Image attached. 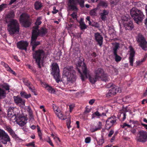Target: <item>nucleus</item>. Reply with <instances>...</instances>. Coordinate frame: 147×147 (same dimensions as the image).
<instances>
[{"instance_id": "nucleus-1", "label": "nucleus", "mask_w": 147, "mask_h": 147, "mask_svg": "<svg viewBox=\"0 0 147 147\" xmlns=\"http://www.w3.org/2000/svg\"><path fill=\"white\" fill-rule=\"evenodd\" d=\"M15 13L13 11H10L7 16L8 18L11 19L7 25V30L10 35L17 34L20 31V24L18 21L13 19Z\"/></svg>"}, {"instance_id": "nucleus-2", "label": "nucleus", "mask_w": 147, "mask_h": 147, "mask_svg": "<svg viewBox=\"0 0 147 147\" xmlns=\"http://www.w3.org/2000/svg\"><path fill=\"white\" fill-rule=\"evenodd\" d=\"M32 57L33 59L39 68H41V63L44 60L45 53L42 49H38L32 51Z\"/></svg>"}, {"instance_id": "nucleus-3", "label": "nucleus", "mask_w": 147, "mask_h": 147, "mask_svg": "<svg viewBox=\"0 0 147 147\" xmlns=\"http://www.w3.org/2000/svg\"><path fill=\"white\" fill-rule=\"evenodd\" d=\"M130 14L135 22L138 24L141 22L144 17L142 11L135 8L131 10Z\"/></svg>"}, {"instance_id": "nucleus-4", "label": "nucleus", "mask_w": 147, "mask_h": 147, "mask_svg": "<svg viewBox=\"0 0 147 147\" xmlns=\"http://www.w3.org/2000/svg\"><path fill=\"white\" fill-rule=\"evenodd\" d=\"M66 70L64 71V75L67 78L68 81L71 82L76 81V72L74 70V67L71 66L67 67Z\"/></svg>"}, {"instance_id": "nucleus-5", "label": "nucleus", "mask_w": 147, "mask_h": 147, "mask_svg": "<svg viewBox=\"0 0 147 147\" xmlns=\"http://www.w3.org/2000/svg\"><path fill=\"white\" fill-rule=\"evenodd\" d=\"M90 74L89 70L87 68L86 65L83 62V80L85 78H88L89 80L92 84H95L99 79L94 74V76H90Z\"/></svg>"}, {"instance_id": "nucleus-6", "label": "nucleus", "mask_w": 147, "mask_h": 147, "mask_svg": "<svg viewBox=\"0 0 147 147\" xmlns=\"http://www.w3.org/2000/svg\"><path fill=\"white\" fill-rule=\"evenodd\" d=\"M51 74L53 76L57 82L60 81V70L58 64L53 63L51 64Z\"/></svg>"}, {"instance_id": "nucleus-7", "label": "nucleus", "mask_w": 147, "mask_h": 147, "mask_svg": "<svg viewBox=\"0 0 147 147\" xmlns=\"http://www.w3.org/2000/svg\"><path fill=\"white\" fill-rule=\"evenodd\" d=\"M19 21L25 28L29 27L32 24L29 15L25 13H23L20 15L19 17Z\"/></svg>"}, {"instance_id": "nucleus-8", "label": "nucleus", "mask_w": 147, "mask_h": 147, "mask_svg": "<svg viewBox=\"0 0 147 147\" xmlns=\"http://www.w3.org/2000/svg\"><path fill=\"white\" fill-rule=\"evenodd\" d=\"M94 73L96 77L99 79H101L102 81L107 82L109 81V78L102 69L98 68L94 70Z\"/></svg>"}, {"instance_id": "nucleus-9", "label": "nucleus", "mask_w": 147, "mask_h": 147, "mask_svg": "<svg viewBox=\"0 0 147 147\" xmlns=\"http://www.w3.org/2000/svg\"><path fill=\"white\" fill-rule=\"evenodd\" d=\"M48 32V30L46 28L41 27L37 30H32V34L33 35V38L36 39L38 36H44Z\"/></svg>"}, {"instance_id": "nucleus-10", "label": "nucleus", "mask_w": 147, "mask_h": 147, "mask_svg": "<svg viewBox=\"0 0 147 147\" xmlns=\"http://www.w3.org/2000/svg\"><path fill=\"white\" fill-rule=\"evenodd\" d=\"M76 3H78L81 7H83V0H69L67 4L69 10L77 11Z\"/></svg>"}, {"instance_id": "nucleus-11", "label": "nucleus", "mask_w": 147, "mask_h": 147, "mask_svg": "<svg viewBox=\"0 0 147 147\" xmlns=\"http://www.w3.org/2000/svg\"><path fill=\"white\" fill-rule=\"evenodd\" d=\"M120 22L123 24L126 30H131L134 27L132 22L131 21L128 22V18L125 16H123L121 20L119 22L120 25Z\"/></svg>"}, {"instance_id": "nucleus-12", "label": "nucleus", "mask_w": 147, "mask_h": 147, "mask_svg": "<svg viewBox=\"0 0 147 147\" xmlns=\"http://www.w3.org/2000/svg\"><path fill=\"white\" fill-rule=\"evenodd\" d=\"M15 117L17 123L20 126H23L27 123V118L25 116L21 115L20 113L15 114Z\"/></svg>"}, {"instance_id": "nucleus-13", "label": "nucleus", "mask_w": 147, "mask_h": 147, "mask_svg": "<svg viewBox=\"0 0 147 147\" xmlns=\"http://www.w3.org/2000/svg\"><path fill=\"white\" fill-rule=\"evenodd\" d=\"M136 40L139 43V46L144 50H147V42L144 36L139 34L136 38Z\"/></svg>"}, {"instance_id": "nucleus-14", "label": "nucleus", "mask_w": 147, "mask_h": 147, "mask_svg": "<svg viewBox=\"0 0 147 147\" xmlns=\"http://www.w3.org/2000/svg\"><path fill=\"white\" fill-rule=\"evenodd\" d=\"M117 117L113 116L109 118L106 121V123L105 125V129L109 130L114 125L117 124Z\"/></svg>"}, {"instance_id": "nucleus-15", "label": "nucleus", "mask_w": 147, "mask_h": 147, "mask_svg": "<svg viewBox=\"0 0 147 147\" xmlns=\"http://www.w3.org/2000/svg\"><path fill=\"white\" fill-rule=\"evenodd\" d=\"M121 92V89L117 86H115L111 88L107 94L106 96L108 98H109L114 96L118 92Z\"/></svg>"}, {"instance_id": "nucleus-16", "label": "nucleus", "mask_w": 147, "mask_h": 147, "mask_svg": "<svg viewBox=\"0 0 147 147\" xmlns=\"http://www.w3.org/2000/svg\"><path fill=\"white\" fill-rule=\"evenodd\" d=\"M139 142H145L147 141V132L143 130L139 132L137 137Z\"/></svg>"}, {"instance_id": "nucleus-17", "label": "nucleus", "mask_w": 147, "mask_h": 147, "mask_svg": "<svg viewBox=\"0 0 147 147\" xmlns=\"http://www.w3.org/2000/svg\"><path fill=\"white\" fill-rule=\"evenodd\" d=\"M83 59L82 57L79 58L78 61L77 63V69L78 71V74L80 75L81 78L83 81Z\"/></svg>"}, {"instance_id": "nucleus-18", "label": "nucleus", "mask_w": 147, "mask_h": 147, "mask_svg": "<svg viewBox=\"0 0 147 147\" xmlns=\"http://www.w3.org/2000/svg\"><path fill=\"white\" fill-rule=\"evenodd\" d=\"M29 43L26 41L21 40L17 43V47L19 49L26 51Z\"/></svg>"}, {"instance_id": "nucleus-19", "label": "nucleus", "mask_w": 147, "mask_h": 147, "mask_svg": "<svg viewBox=\"0 0 147 147\" xmlns=\"http://www.w3.org/2000/svg\"><path fill=\"white\" fill-rule=\"evenodd\" d=\"M130 50L129 57V58L130 65L131 66L133 65V62L134 59V57L135 56V51L133 48L131 46L129 47Z\"/></svg>"}, {"instance_id": "nucleus-20", "label": "nucleus", "mask_w": 147, "mask_h": 147, "mask_svg": "<svg viewBox=\"0 0 147 147\" xmlns=\"http://www.w3.org/2000/svg\"><path fill=\"white\" fill-rule=\"evenodd\" d=\"M15 102L17 105H19L20 106H24L25 105V101L23 100L20 97L17 96L13 97Z\"/></svg>"}, {"instance_id": "nucleus-21", "label": "nucleus", "mask_w": 147, "mask_h": 147, "mask_svg": "<svg viewBox=\"0 0 147 147\" xmlns=\"http://www.w3.org/2000/svg\"><path fill=\"white\" fill-rule=\"evenodd\" d=\"M94 37L98 44L101 47L103 43V38L99 33H96L94 34Z\"/></svg>"}, {"instance_id": "nucleus-22", "label": "nucleus", "mask_w": 147, "mask_h": 147, "mask_svg": "<svg viewBox=\"0 0 147 147\" xmlns=\"http://www.w3.org/2000/svg\"><path fill=\"white\" fill-rule=\"evenodd\" d=\"M33 35L32 34L31 44L32 46V51H34V50H35L36 47L40 44V41H36L38 37H37L36 39H34L33 38L34 37L33 36Z\"/></svg>"}, {"instance_id": "nucleus-23", "label": "nucleus", "mask_w": 147, "mask_h": 147, "mask_svg": "<svg viewBox=\"0 0 147 147\" xmlns=\"http://www.w3.org/2000/svg\"><path fill=\"white\" fill-rule=\"evenodd\" d=\"M109 13V11L108 10L103 9L102 10L100 13L101 19L103 21H105L107 19Z\"/></svg>"}, {"instance_id": "nucleus-24", "label": "nucleus", "mask_w": 147, "mask_h": 147, "mask_svg": "<svg viewBox=\"0 0 147 147\" xmlns=\"http://www.w3.org/2000/svg\"><path fill=\"white\" fill-rule=\"evenodd\" d=\"M42 19V18L41 16L38 17L37 18L34 23L35 26L33 27L32 30H38L39 28V26L42 23L41 21Z\"/></svg>"}, {"instance_id": "nucleus-25", "label": "nucleus", "mask_w": 147, "mask_h": 147, "mask_svg": "<svg viewBox=\"0 0 147 147\" xmlns=\"http://www.w3.org/2000/svg\"><path fill=\"white\" fill-rule=\"evenodd\" d=\"M6 130L7 131L10 135L12 137L15 139H18L19 138L18 137L17 135L16 134L14 131L13 129L9 126H7L6 127Z\"/></svg>"}, {"instance_id": "nucleus-26", "label": "nucleus", "mask_w": 147, "mask_h": 147, "mask_svg": "<svg viewBox=\"0 0 147 147\" xmlns=\"http://www.w3.org/2000/svg\"><path fill=\"white\" fill-rule=\"evenodd\" d=\"M0 141L3 144H6L7 142H10L11 139L7 133L0 140Z\"/></svg>"}, {"instance_id": "nucleus-27", "label": "nucleus", "mask_w": 147, "mask_h": 147, "mask_svg": "<svg viewBox=\"0 0 147 147\" xmlns=\"http://www.w3.org/2000/svg\"><path fill=\"white\" fill-rule=\"evenodd\" d=\"M91 108L88 106H86L84 112L83 113V120H87L88 119V113L91 111Z\"/></svg>"}, {"instance_id": "nucleus-28", "label": "nucleus", "mask_w": 147, "mask_h": 147, "mask_svg": "<svg viewBox=\"0 0 147 147\" xmlns=\"http://www.w3.org/2000/svg\"><path fill=\"white\" fill-rule=\"evenodd\" d=\"M102 116H106V114L105 113H101L98 111H97L93 113L92 115V119L95 118L96 117H99Z\"/></svg>"}, {"instance_id": "nucleus-29", "label": "nucleus", "mask_w": 147, "mask_h": 147, "mask_svg": "<svg viewBox=\"0 0 147 147\" xmlns=\"http://www.w3.org/2000/svg\"><path fill=\"white\" fill-rule=\"evenodd\" d=\"M34 7L36 10H40L42 7V5L41 2L36 1L34 3Z\"/></svg>"}, {"instance_id": "nucleus-30", "label": "nucleus", "mask_w": 147, "mask_h": 147, "mask_svg": "<svg viewBox=\"0 0 147 147\" xmlns=\"http://www.w3.org/2000/svg\"><path fill=\"white\" fill-rule=\"evenodd\" d=\"M27 111L28 113V115L29 117V119H31L33 118L32 111L30 106L27 107Z\"/></svg>"}, {"instance_id": "nucleus-31", "label": "nucleus", "mask_w": 147, "mask_h": 147, "mask_svg": "<svg viewBox=\"0 0 147 147\" xmlns=\"http://www.w3.org/2000/svg\"><path fill=\"white\" fill-rule=\"evenodd\" d=\"M6 94L5 91L0 88V98H5L6 97Z\"/></svg>"}, {"instance_id": "nucleus-32", "label": "nucleus", "mask_w": 147, "mask_h": 147, "mask_svg": "<svg viewBox=\"0 0 147 147\" xmlns=\"http://www.w3.org/2000/svg\"><path fill=\"white\" fill-rule=\"evenodd\" d=\"M56 115L59 118L62 120H64L67 119L66 116H65V115H63L61 112H58Z\"/></svg>"}, {"instance_id": "nucleus-33", "label": "nucleus", "mask_w": 147, "mask_h": 147, "mask_svg": "<svg viewBox=\"0 0 147 147\" xmlns=\"http://www.w3.org/2000/svg\"><path fill=\"white\" fill-rule=\"evenodd\" d=\"M20 94L22 97L26 98H28L31 97V95L30 94H27L26 92L24 91L21 92Z\"/></svg>"}, {"instance_id": "nucleus-34", "label": "nucleus", "mask_w": 147, "mask_h": 147, "mask_svg": "<svg viewBox=\"0 0 147 147\" xmlns=\"http://www.w3.org/2000/svg\"><path fill=\"white\" fill-rule=\"evenodd\" d=\"M119 47V44L118 43H115L113 49V54L117 53V50Z\"/></svg>"}, {"instance_id": "nucleus-35", "label": "nucleus", "mask_w": 147, "mask_h": 147, "mask_svg": "<svg viewBox=\"0 0 147 147\" xmlns=\"http://www.w3.org/2000/svg\"><path fill=\"white\" fill-rule=\"evenodd\" d=\"M45 88L49 92L52 93H55V91L54 89L48 85H47Z\"/></svg>"}, {"instance_id": "nucleus-36", "label": "nucleus", "mask_w": 147, "mask_h": 147, "mask_svg": "<svg viewBox=\"0 0 147 147\" xmlns=\"http://www.w3.org/2000/svg\"><path fill=\"white\" fill-rule=\"evenodd\" d=\"M37 127L38 136L40 138V140H42V134L40 130V127L38 125H37Z\"/></svg>"}, {"instance_id": "nucleus-37", "label": "nucleus", "mask_w": 147, "mask_h": 147, "mask_svg": "<svg viewBox=\"0 0 147 147\" xmlns=\"http://www.w3.org/2000/svg\"><path fill=\"white\" fill-rule=\"evenodd\" d=\"M99 4L100 6L106 7L107 6L108 3L107 1H101L99 3Z\"/></svg>"}, {"instance_id": "nucleus-38", "label": "nucleus", "mask_w": 147, "mask_h": 147, "mask_svg": "<svg viewBox=\"0 0 147 147\" xmlns=\"http://www.w3.org/2000/svg\"><path fill=\"white\" fill-rule=\"evenodd\" d=\"M23 82L25 85L26 86L28 87L30 86V82L27 79L23 78Z\"/></svg>"}, {"instance_id": "nucleus-39", "label": "nucleus", "mask_w": 147, "mask_h": 147, "mask_svg": "<svg viewBox=\"0 0 147 147\" xmlns=\"http://www.w3.org/2000/svg\"><path fill=\"white\" fill-rule=\"evenodd\" d=\"M115 56V61L117 62L120 61L121 59V57L118 55L117 53L114 54Z\"/></svg>"}, {"instance_id": "nucleus-40", "label": "nucleus", "mask_w": 147, "mask_h": 147, "mask_svg": "<svg viewBox=\"0 0 147 147\" xmlns=\"http://www.w3.org/2000/svg\"><path fill=\"white\" fill-rule=\"evenodd\" d=\"M2 86L6 90H9V86L7 83H4L2 85Z\"/></svg>"}, {"instance_id": "nucleus-41", "label": "nucleus", "mask_w": 147, "mask_h": 147, "mask_svg": "<svg viewBox=\"0 0 147 147\" xmlns=\"http://www.w3.org/2000/svg\"><path fill=\"white\" fill-rule=\"evenodd\" d=\"M7 134L4 130L0 129V140Z\"/></svg>"}, {"instance_id": "nucleus-42", "label": "nucleus", "mask_w": 147, "mask_h": 147, "mask_svg": "<svg viewBox=\"0 0 147 147\" xmlns=\"http://www.w3.org/2000/svg\"><path fill=\"white\" fill-rule=\"evenodd\" d=\"M71 123V119L70 118V117H68V119L66 121L67 127L69 129L71 127V126L70 125Z\"/></svg>"}, {"instance_id": "nucleus-43", "label": "nucleus", "mask_w": 147, "mask_h": 147, "mask_svg": "<svg viewBox=\"0 0 147 147\" xmlns=\"http://www.w3.org/2000/svg\"><path fill=\"white\" fill-rule=\"evenodd\" d=\"M7 4L6 3H3L0 5V12L6 8L7 7Z\"/></svg>"}, {"instance_id": "nucleus-44", "label": "nucleus", "mask_w": 147, "mask_h": 147, "mask_svg": "<svg viewBox=\"0 0 147 147\" xmlns=\"http://www.w3.org/2000/svg\"><path fill=\"white\" fill-rule=\"evenodd\" d=\"M52 107L54 112L56 114L59 112V110L56 105L54 104H53L52 105Z\"/></svg>"}, {"instance_id": "nucleus-45", "label": "nucleus", "mask_w": 147, "mask_h": 147, "mask_svg": "<svg viewBox=\"0 0 147 147\" xmlns=\"http://www.w3.org/2000/svg\"><path fill=\"white\" fill-rule=\"evenodd\" d=\"M96 10L94 9L91 10L90 11V15L91 16H95L96 15Z\"/></svg>"}, {"instance_id": "nucleus-46", "label": "nucleus", "mask_w": 147, "mask_h": 147, "mask_svg": "<svg viewBox=\"0 0 147 147\" xmlns=\"http://www.w3.org/2000/svg\"><path fill=\"white\" fill-rule=\"evenodd\" d=\"M32 86H30L28 87L32 92H33L34 93L35 95H37V94L35 92V89L34 87L32 85Z\"/></svg>"}, {"instance_id": "nucleus-47", "label": "nucleus", "mask_w": 147, "mask_h": 147, "mask_svg": "<svg viewBox=\"0 0 147 147\" xmlns=\"http://www.w3.org/2000/svg\"><path fill=\"white\" fill-rule=\"evenodd\" d=\"M104 143V140L103 138L100 139L97 142V143L99 145H102Z\"/></svg>"}, {"instance_id": "nucleus-48", "label": "nucleus", "mask_w": 147, "mask_h": 147, "mask_svg": "<svg viewBox=\"0 0 147 147\" xmlns=\"http://www.w3.org/2000/svg\"><path fill=\"white\" fill-rule=\"evenodd\" d=\"M91 140V137H88L85 139V142L86 144L89 143L90 142Z\"/></svg>"}, {"instance_id": "nucleus-49", "label": "nucleus", "mask_w": 147, "mask_h": 147, "mask_svg": "<svg viewBox=\"0 0 147 147\" xmlns=\"http://www.w3.org/2000/svg\"><path fill=\"white\" fill-rule=\"evenodd\" d=\"M70 16L74 19H76L77 18V15L76 13L75 12H74L72 14H71L70 15Z\"/></svg>"}, {"instance_id": "nucleus-50", "label": "nucleus", "mask_w": 147, "mask_h": 147, "mask_svg": "<svg viewBox=\"0 0 147 147\" xmlns=\"http://www.w3.org/2000/svg\"><path fill=\"white\" fill-rule=\"evenodd\" d=\"M119 1V0H111V4L116 5Z\"/></svg>"}, {"instance_id": "nucleus-51", "label": "nucleus", "mask_w": 147, "mask_h": 147, "mask_svg": "<svg viewBox=\"0 0 147 147\" xmlns=\"http://www.w3.org/2000/svg\"><path fill=\"white\" fill-rule=\"evenodd\" d=\"M145 60V57L144 58L142 59L141 61H137L136 62V63L137 65H139L141 64V63L144 62Z\"/></svg>"}, {"instance_id": "nucleus-52", "label": "nucleus", "mask_w": 147, "mask_h": 147, "mask_svg": "<svg viewBox=\"0 0 147 147\" xmlns=\"http://www.w3.org/2000/svg\"><path fill=\"white\" fill-rule=\"evenodd\" d=\"M80 28L82 30H83V18H81L80 20Z\"/></svg>"}, {"instance_id": "nucleus-53", "label": "nucleus", "mask_w": 147, "mask_h": 147, "mask_svg": "<svg viewBox=\"0 0 147 147\" xmlns=\"http://www.w3.org/2000/svg\"><path fill=\"white\" fill-rule=\"evenodd\" d=\"M53 11H52V12L54 14H55L58 12V10L56 9V7L55 6L53 7Z\"/></svg>"}, {"instance_id": "nucleus-54", "label": "nucleus", "mask_w": 147, "mask_h": 147, "mask_svg": "<svg viewBox=\"0 0 147 147\" xmlns=\"http://www.w3.org/2000/svg\"><path fill=\"white\" fill-rule=\"evenodd\" d=\"M75 107V106L74 104H71L69 105V111L71 112Z\"/></svg>"}, {"instance_id": "nucleus-55", "label": "nucleus", "mask_w": 147, "mask_h": 147, "mask_svg": "<svg viewBox=\"0 0 147 147\" xmlns=\"http://www.w3.org/2000/svg\"><path fill=\"white\" fill-rule=\"evenodd\" d=\"M114 130H113L111 129L108 134V136L109 137H111L113 134H114Z\"/></svg>"}, {"instance_id": "nucleus-56", "label": "nucleus", "mask_w": 147, "mask_h": 147, "mask_svg": "<svg viewBox=\"0 0 147 147\" xmlns=\"http://www.w3.org/2000/svg\"><path fill=\"white\" fill-rule=\"evenodd\" d=\"M27 66L29 69L32 70L34 72H36V70H35V69H34L33 68V67L30 65L28 64L27 65Z\"/></svg>"}, {"instance_id": "nucleus-57", "label": "nucleus", "mask_w": 147, "mask_h": 147, "mask_svg": "<svg viewBox=\"0 0 147 147\" xmlns=\"http://www.w3.org/2000/svg\"><path fill=\"white\" fill-rule=\"evenodd\" d=\"M27 146H32L33 147H35V144L34 142H32L26 145Z\"/></svg>"}, {"instance_id": "nucleus-58", "label": "nucleus", "mask_w": 147, "mask_h": 147, "mask_svg": "<svg viewBox=\"0 0 147 147\" xmlns=\"http://www.w3.org/2000/svg\"><path fill=\"white\" fill-rule=\"evenodd\" d=\"M126 126H127L129 128H130L131 127V126L127 124L126 123H124L122 126V128H124Z\"/></svg>"}, {"instance_id": "nucleus-59", "label": "nucleus", "mask_w": 147, "mask_h": 147, "mask_svg": "<svg viewBox=\"0 0 147 147\" xmlns=\"http://www.w3.org/2000/svg\"><path fill=\"white\" fill-rule=\"evenodd\" d=\"M47 142H48L51 146L53 147L54 146L50 138H49L48 140L47 141Z\"/></svg>"}, {"instance_id": "nucleus-60", "label": "nucleus", "mask_w": 147, "mask_h": 147, "mask_svg": "<svg viewBox=\"0 0 147 147\" xmlns=\"http://www.w3.org/2000/svg\"><path fill=\"white\" fill-rule=\"evenodd\" d=\"M95 100V99H92L90 100L89 102V103L91 105H92L94 102Z\"/></svg>"}, {"instance_id": "nucleus-61", "label": "nucleus", "mask_w": 147, "mask_h": 147, "mask_svg": "<svg viewBox=\"0 0 147 147\" xmlns=\"http://www.w3.org/2000/svg\"><path fill=\"white\" fill-rule=\"evenodd\" d=\"M54 139L56 140L57 143L58 142H60L61 141L59 138L57 136H55V137H54Z\"/></svg>"}, {"instance_id": "nucleus-62", "label": "nucleus", "mask_w": 147, "mask_h": 147, "mask_svg": "<svg viewBox=\"0 0 147 147\" xmlns=\"http://www.w3.org/2000/svg\"><path fill=\"white\" fill-rule=\"evenodd\" d=\"M13 56L14 59H16L18 62H19L20 61V60L19 59L17 56L13 55Z\"/></svg>"}, {"instance_id": "nucleus-63", "label": "nucleus", "mask_w": 147, "mask_h": 147, "mask_svg": "<svg viewBox=\"0 0 147 147\" xmlns=\"http://www.w3.org/2000/svg\"><path fill=\"white\" fill-rule=\"evenodd\" d=\"M123 117L122 119V120L123 121L126 118V115L125 112L123 113Z\"/></svg>"}, {"instance_id": "nucleus-64", "label": "nucleus", "mask_w": 147, "mask_h": 147, "mask_svg": "<svg viewBox=\"0 0 147 147\" xmlns=\"http://www.w3.org/2000/svg\"><path fill=\"white\" fill-rule=\"evenodd\" d=\"M113 70L114 71L115 73L116 74H117L118 73V70L117 69H116V68H115L114 67H113Z\"/></svg>"}]
</instances>
